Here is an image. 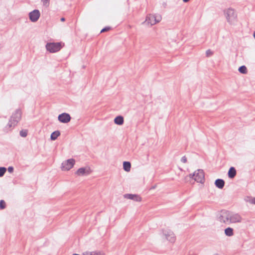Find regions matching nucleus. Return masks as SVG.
Listing matches in <instances>:
<instances>
[{
	"mask_svg": "<svg viewBox=\"0 0 255 255\" xmlns=\"http://www.w3.org/2000/svg\"><path fill=\"white\" fill-rule=\"evenodd\" d=\"M224 12L227 22L230 24H235L237 21V14L235 10L230 7L225 9Z\"/></svg>",
	"mask_w": 255,
	"mask_h": 255,
	"instance_id": "nucleus-1",
	"label": "nucleus"
},
{
	"mask_svg": "<svg viewBox=\"0 0 255 255\" xmlns=\"http://www.w3.org/2000/svg\"><path fill=\"white\" fill-rule=\"evenodd\" d=\"M21 112L19 109L16 110L12 114L7 126L9 128L14 127L20 120Z\"/></svg>",
	"mask_w": 255,
	"mask_h": 255,
	"instance_id": "nucleus-2",
	"label": "nucleus"
},
{
	"mask_svg": "<svg viewBox=\"0 0 255 255\" xmlns=\"http://www.w3.org/2000/svg\"><path fill=\"white\" fill-rule=\"evenodd\" d=\"M162 17L160 14H148L144 22L146 24L150 26L153 25L156 23L159 22L161 20Z\"/></svg>",
	"mask_w": 255,
	"mask_h": 255,
	"instance_id": "nucleus-3",
	"label": "nucleus"
},
{
	"mask_svg": "<svg viewBox=\"0 0 255 255\" xmlns=\"http://www.w3.org/2000/svg\"><path fill=\"white\" fill-rule=\"evenodd\" d=\"M189 177L198 183H202L204 181V172L202 169L197 170L193 174H189Z\"/></svg>",
	"mask_w": 255,
	"mask_h": 255,
	"instance_id": "nucleus-4",
	"label": "nucleus"
},
{
	"mask_svg": "<svg viewBox=\"0 0 255 255\" xmlns=\"http://www.w3.org/2000/svg\"><path fill=\"white\" fill-rule=\"evenodd\" d=\"M230 212L227 210L221 211L218 217V220L221 223L230 224Z\"/></svg>",
	"mask_w": 255,
	"mask_h": 255,
	"instance_id": "nucleus-5",
	"label": "nucleus"
},
{
	"mask_svg": "<svg viewBox=\"0 0 255 255\" xmlns=\"http://www.w3.org/2000/svg\"><path fill=\"white\" fill-rule=\"evenodd\" d=\"M62 48L60 42L47 43L46 45V50L51 53H55L59 51Z\"/></svg>",
	"mask_w": 255,
	"mask_h": 255,
	"instance_id": "nucleus-6",
	"label": "nucleus"
},
{
	"mask_svg": "<svg viewBox=\"0 0 255 255\" xmlns=\"http://www.w3.org/2000/svg\"><path fill=\"white\" fill-rule=\"evenodd\" d=\"M75 163V160L73 158L69 159L63 162L61 169L63 171H68L71 169Z\"/></svg>",
	"mask_w": 255,
	"mask_h": 255,
	"instance_id": "nucleus-7",
	"label": "nucleus"
},
{
	"mask_svg": "<svg viewBox=\"0 0 255 255\" xmlns=\"http://www.w3.org/2000/svg\"><path fill=\"white\" fill-rule=\"evenodd\" d=\"M163 235L165 238L171 243H174L176 238L173 232L169 230H165L163 231Z\"/></svg>",
	"mask_w": 255,
	"mask_h": 255,
	"instance_id": "nucleus-8",
	"label": "nucleus"
},
{
	"mask_svg": "<svg viewBox=\"0 0 255 255\" xmlns=\"http://www.w3.org/2000/svg\"><path fill=\"white\" fill-rule=\"evenodd\" d=\"M242 220V218L239 214L233 213L230 212V224L240 223L241 222Z\"/></svg>",
	"mask_w": 255,
	"mask_h": 255,
	"instance_id": "nucleus-9",
	"label": "nucleus"
},
{
	"mask_svg": "<svg viewBox=\"0 0 255 255\" xmlns=\"http://www.w3.org/2000/svg\"><path fill=\"white\" fill-rule=\"evenodd\" d=\"M71 117L69 114L64 113L60 114L58 117V120L62 123L66 124L71 120Z\"/></svg>",
	"mask_w": 255,
	"mask_h": 255,
	"instance_id": "nucleus-10",
	"label": "nucleus"
},
{
	"mask_svg": "<svg viewBox=\"0 0 255 255\" xmlns=\"http://www.w3.org/2000/svg\"><path fill=\"white\" fill-rule=\"evenodd\" d=\"M40 15V12L37 9L33 10L29 13V19L32 22L37 21L39 19Z\"/></svg>",
	"mask_w": 255,
	"mask_h": 255,
	"instance_id": "nucleus-11",
	"label": "nucleus"
},
{
	"mask_svg": "<svg viewBox=\"0 0 255 255\" xmlns=\"http://www.w3.org/2000/svg\"><path fill=\"white\" fill-rule=\"evenodd\" d=\"M91 171L89 167H81L78 169L76 174L79 176H85L90 174Z\"/></svg>",
	"mask_w": 255,
	"mask_h": 255,
	"instance_id": "nucleus-12",
	"label": "nucleus"
},
{
	"mask_svg": "<svg viewBox=\"0 0 255 255\" xmlns=\"http://www.w3.org/2000/svg\"><path fill=\"white\" fill-rule=\"evenodd\" d=\"M124 197L134 201L140 202L141 201V198L139 195L136 194H126L124 195Z\"/></svg>",
	"mask_w": 255,
	"mask_h": 255,
	"instance_id": "nucleus-13",
	"label": "nucleus"
},
{
	"mask_svg": "<svg viewBox=\"0 0 255 255\" xmlns=\"http://www.w3.org/2000/svg\"><path fill=\"white\" fill-rule=\"evenodd\" d=\"M83 255H105V254L101 251H86L83 253Z\"/></svg>",
	"mask_w": 255,
	"mask_h": 255,
	"instance_id": "nucleus-14",
	"label": "nucleus"
},
{
	"mask_svg": "<svg viewBox=\"0 0 255 255\" xmlns=\"http://www.w3.org/2000/svg\"><path fill=\"white\" fill-rule=\"evenodd\" d=\"M215 184L219 189H222L225 185V181L221 179H217L215 182Z\"/></svg>",
	"mask_w": 255,
	"mask_h": 255,
	"instance_id": "nucleus-15",
	"label": "nucleus"
},
{
	"mask_svg": "<svg viewBox=\"0 0 255 255\" xmlns=\"http://www.w3.org/2000/svg\"><path fill=\"white\" fill-rule=\"evenodd\" d=\"M237 173L236 170L234 167H231L229 170L228 175L229 178H233Z\"/></svg>",
	"mask_w": 255,
	"mask_h": 255,
	"instance_id": "nucleus-16",
	"label": "nucleus"
},
{
	"mask_svg": "<svg viewBox=\"0 0 255 255\" xmlns=\"http://www.w3.org/2000/svg\"><path fill=\"white\" fill-rule=\"evenodd\" d=\"M114 122L118 125H122L124 123V118L121 116H117L115 119Z\"/></svg>",
	"mask_w": 255,
	"mask_h": 255,
	"instance_id": "nucleus-17",
	"label": "nucleus"
},
{
	"mask_svg": "<svg viewBox=\"0 0 255 255\" xmlns=\"http://www.w3.org/2000/svg\"><path fill=\"white\" fill-rule=\"evenodd\" d=\"M131 164L128 161H124L123 163V168L124 169L127 171L128 172L130 170Z\"/></svg>",
	"mask_w": 255,
	"mask_h": 255,
	"instance_id": "nucleus-18",
	"label": "nucleus"
},
{
	"mask_svg": "<svg viewBox=\"0 0 255 255\" xmlns=\"http://www.w3.org/2000/svg\"><path fill=\"white\" fill-rule=\"evenodd\" d=\"M60 135V132L58 130L55 131L53 132L50 136L51 139L52 140H54L57 139V138Z\"/></svg>",
	"mask_w": 255,
	"mask_h": 255,
	"instance_id": "nucleus-19",
	"label": "nucleus"
},
{
	"mask_svg": "<svg viewBox=\"0 0 255 255\" xmlns=\"http://www.w3.org/2000/svg\"><path fill=\"white\" fill-rule=\"evenodd\" d=\"M244 200L246 202H248L250 203V204L255 205V197L247 196L245 198Z\"/></svg>",
	"mask_w": 255,
	"mask_h": 255,
	"instance_id": "nucleus-20",
	"label": "nucleus"
},
{
	"mask_svg": "<svg viewBox=\"0 0 255 255\" xmlns=\"http://www.w3.org/2000/svg\"><path fill=\"white\" fill-rule=\"evenodd\" d=\"M225 233L227 236H232L234 234L233 229L230 227H228L225 230Z\"/></svg>",
	"mask_w": 255,
	"mask_h": 255,
	"instance_id": "nucleus-21",
	"label": "nucleus"
},
{
	"mask_svg": "<svg viewBox=\"0 0 255 255\" xmlns=\"http://www.w3.org/2000/svg\"><path fill=\"white\" fill-rule=\"evenodd\" d=\"M239 71L242 74H246L247 73V69L244 65L241 66L239 68Z\"/></svg>",
	"mask_w": 255,
	"mask_h": 255,
	"instance_id": "nucleus-22",
	"label": "nucleus"
},
{
	"mask_svg": "<svg viewBox=\"0 0 255 255\" xmlns=\"http://www.w3.org/2000/svg\"><path fill=\"white\" fill-rule=\"evenodd\" d=\"M6 169L5 167H0V177H2L5 172H6Z\"/></svg>",
	"mask_w": 255,
	"mask_h": 255,
	"instance_id": "nucleus-23",
	"label": "nucleus"
},
{
	"mask_svg": "<svg viewBox=\"0 0 255 255\" xmlns=\"http://www.w3.org/2000/svg\"><path fill=\"white\" fill-rule=\"evenodd\" d=\"M20 135L23 137H25L27 135V131L26 130H22L19 132Z\"/></svg>",
	"mask_w": 255,
	"mask_h": 255,
	"instance_id": "nucleus-24",
	"label": "nucleus"
},
{
	"mask_svg": "<svg viewBox=\"0 0 255 255\" xmlns=\"http://www.w3.org/2000/svg\"><path fill=\"white\" fill-rule=\"evenodd\" d=\"M5 208V203L4 200H1L0 201V209H3Z\"/></svg>",
	"mask_w": 255,
	"mask_h": 255,
	"instance_id": "nucleus-25",
	"label": "nucleus"
},
{
	"mask_svg": "<svg viewBox=\"0 0 255 255\" xmlns=\"http://www.w3.org/2000/svg\"><path fill=\"white\" fill-rule=\"evenodd\" d=\"M213 52L210 49L207 50L206 52V56H207V57H209V56H211L212 55H213Z\"/></svg>",
	"mask_w": 255,
	"mask_h": 255,
	"instance_id": "nucleus-26",
	"label": "nucleus"
},
{
	"mask_svg": "<svg viewBox=\"0 0 255 255\" xmlns=\"http://www.w3.org/2000/svg\"><path fill=\"white\" fill-rule=\"evenodd\" d=\"M111 29V27H109V26H107V27H106L104 28H103L101 31V33H102V32H106V31H109L110 29Z\"/></svg>",
	"mask_w": 255,
	"mask_h": 255,
	"instance_id": "nucleus-27",
	"label": "nucleus"
},
{
	"mask_svg": "<svg viewBox=\"0 0 255 255\" xmlns=\"http://www.w3.org/2000/svg\"><path fill=\"white\" fill-rule=\"evenodd\" d=\"M41 0L43 1V5H44L46 6H48L49 0Z\"/></svg>",
	"mask_w": 255,
	"mask_h": 255,
	"instance_id": "nucleus-28",
	"label": "nucleus"
},
{
	"mask_svg": "<svg viewBox=\"0 0 255 255\" xmlns=\"http://www.w3.org/2000/svg\"><path fill=\"white\" fill-rule=\"evenodd\" d=\"M181 162L183 163H186L187 162V158L185 156H183L181 159Z\"/></svg>",
	"mask_w": 255,
	"mask_h": 255,
	"instance_id": "nucleus-29",
	"label": "nucleus"
},
{
	"mask_svg": "<svg viewBox=\"0 0 255 255\" xmlns=\"http://www.w3.org/2000/svg\"><path fill=\"white\" fill-rule=\"evenodd\" d=\"M7 170L9 173H12L13 171V167L12 166H9L8 167Z\"/></svg>",
	"mask_w": 255,
	"mask_h": 255,
	"instance_id": "nucleus-30",
	"label": "nucleus"
},
{
	"mask_svg": "<svg viewBox=\"0 0 255 255\" xmlns=\"http://www.w3.org/2000/svg\"><path fill=\"white\" fill-rule=\"evenodd\" d=\"M188 255H196L193 253V252H192V251H190L188 252Z\"/></svg>",
	"mask_w": 255,
	"mask_h": 255,
	"instance_id": "nucleus-31",
	"label": "nucleus"
},
{
	"mask_svg": "<svg viewBox=\"0 0 255 255\" xmlns=\"http://www.w3.org/2000/svg\"><path fill=\"white\" fill-rule=\"evenodd\" d=\"M65 18H64V17H62V18H61V21H65Z\"/></svg>",
	"mask_w": 255,
	"mask_h": 255,
	"instance_id": "nucleus-32",
	"label": "nucleus"
},
{
	"mask_svg": "<svg viewBox=\"0 0 255 255\" xmlns=\"http://www.w3.org/2000/svg\"><path fill=\"white\" fill-rule=\"evenodd\" d=\"M190 0H183V1L184 2H187L188 1H189Z\"/></svg>",
	"mask_w": 255,
	"mask_h": 255,
	"instance_id": "nucleus-33",
	"label": "nucleus"
},
{
	"mask_svg": "<svg viewBox=\"0 0 255 255\" xmlns=\"http://www.w3.org/2000/svg\"><path fill=\"white\" fill-rule=\"evenodd\" d=\"M254 38H255V32H254Z\"/></svg>",
	"mask_w": 255,
	"mask_h": 255,
	"instance_id": "nucleus-34",
	"label": "nucleus"
},
{
	"mask_svg": "<svg viewBox=\"0 0 255 255\" xmlns=\"http://www.w3.org/2000/svg\"><path fill=\"white\" fill-rule=\"evenodd\" d=\"M72 255H79V254H73Z\"/></svg>",
	"mask_w": 255,
	"mask_h": 255,
	"instance_id": "nucleus-35",
	"label": "nucleus"
},
{
	"mask_svg": "<svg viewBox=\"0 0 255 255\" xmlns=\"http://www.w3.org/2000/svg\"><path fill=\"white\" fill-rule=\"evenodd\" d=\"M214 255H219L218 254H215Z\"/></svg>",
	"mask_w": 255,
	"mask_h": 255,
	"instance_id": "nucleus-36",
	"label": "nucleus"
}]
</instances>
